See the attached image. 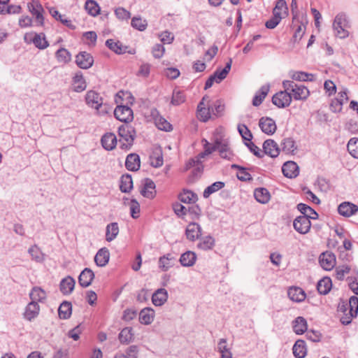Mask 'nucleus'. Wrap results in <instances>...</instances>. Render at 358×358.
<instances>
[{"instance_id": "1", "label": "nucleus", "mask_w": 358, "mask_h": 358, "mask_svg": "<svg viewBox=\"0 0 358 358\" xmlns=\"http://www.w3.org/2000/svg\"><path fill=\"white\" fill-rule=\"evenodd\" d=\"M335 36L340 38H346L349 36L348 29L350 27L349 20L345 13H338L333 22Z\"/></svg>"}, {"instance_id": "2", "label": "nucleus", "mask_w": 358, "mask_h": 358, "mask_svg": "<svg viewBox=\"0 0 358 358\" xmlns=\"http://www.w3.org/2000/svg\"><path fill=\"white\" fill-rule=\"evenodd\" d=\"M124 95L123 92H120L116 95L115 102L118 104L114 110V115L118 120L127 123L133 119V110L127 105H124L120 99Z\"/></svg>"}, {"instance_id": "3", "label": "nucleus", "mask_w": 358, "mask_h": 358, "mask_svg": "<svg viewBox=\"0 0 358 358\" xmlns=\"http://www.w3.org/2000/svg\"><path fill=\"white\" fill-rule=\"evenodd\" d=\"M120 148L123 150L129 149L134 141V129L128 124H124L119 127Z\"/></svg>"}, {"instance_id": "4", "label": "nucleus", "mask_w": 358, "mask_h": 358, "mask_svg": "<svg viewBox=\"0 0 358 358\" xmlns=\"http://www.w3.org/2000/svg\"><path fill=\"white\" fill-rule=\"evenodd\" d=\"M24 41L27 44L33 43L36 48L40 50H44L49 46L44 33H26L24 36Z\"/></svg>"}, {"instance_id": "5", "label": "nucleus", "mask_w": 358, "mask_h": 358, "mask_svg": "<svg viewBox=\"0 0 358 358\" xmlns=\"http://www.w3.org/2000/svg\"><path fill=\"white\" fill-rule=\"evenodd\" d=\"M349 306V311L347 314L342 316L340 319L341 322L343 324L347 325L351 323L353 317H357L358 313V297L356 296H352L349 302L347 303Z\"/></svg>"}, {"instance_id": "6", "label": "nucleus", "mask_w": 358, "mask_h": 358, "mask_svg": "<svg viewBox=\"0 0 358 358\" xmlns=\"http://www.w3.org/2000/svg\"><path fill=\"white\" fill-rule=\"evenodd\" d=\"M27 8L31 15L35 17L37 25L43 26L44 24V17L43 15L44 9L39 0H31V2L27 3Z\"/></svg>"}, {"instance_id": "7", "label": "nucleus", "mask_w": 358, "mask_h": 358, "mask_svg": "<svg viewBox=\"0 0 358 358\" xmlns=\"http://www.w3.org/2000/svg\"><path fill=\"white\" fill-rule=\"evenodd\" d=\"M141 194L148 199H152L156 196V186L150 178H146L141 180L140 187Z\"/></svg>"}, {"instance_id": "8", "label": "nucleus", "mask_w": 358, "mask_h": 358, "mask_svg": "<svg viewBox=\"0 0 358 358\" xmlns=\"http://www.w3.org/2000/svg\"><path fill=\"white\" fill-rule=\"evenodd\" d=\"M150 117L159 129L165 131H170L172 130V125L159 114V112L157 108H152L150 110Z\"/></svg>"}, {"instance_id": "9", "label": "nucleus", "mask_w": 358, "mask_h": 358, "mask_svg": "<svg viewBox=\"0 0 358 358\" xmlns=\"http://www.w3.org/2000/svg\"><path fill=\"white\" fill-rule=\"evenodd\" d=\"M293 227L300 234H306L311 227L310 220L307 216H298L293 221Z\"/></svg>"}, {"instance_id": "10", "label": "nucleus", "mask_w": 358, "mask_h": 358, "mask_svg": "<svg viewBox=\"0 0 358 358\" xmlns=\"http://www.w3.org/2000/svg\"><path fill=\"white\" fill-rule=\"evenodd\" d=\"M292 96L289 92L280 91L272 97V103L278 108H283L290 105Z\"/></svg>"}, {"instance_id": "11", "label": "nucleus", "mask_w": 358, "mask_h": 358, "mask_svg": "<svg viewBox=\"0 0 358 358\" xmlns=\"http://www.w3.org/2000/svg\"><path fill=\"white\" fill-rule=\"evenodd\" d=\"M76 63L79 68L88 69L93 65L94 59L90 53L83 51L76 55Z\"/></svg>"}, {"instance_id": "12", "label": "nucleus", "mask_w": 358, "mask_h": 358, "mask_svg": "<svg viewBox=\"0 0 358 358\" xmlns=\"http://www.w3.org/2000/svg\"><path fill=\"white\" fill-rule=\"evenodd\" d=\"M259 126L262 132L268 135L273 134L277 129L275 122L268 117H261L259 121Z\"/></svg>"}, {"instance_id": "13", "label": "nucleus", "mask_w": 358, "mask_h": 358, "mask_svg": "<svg viewBox=\"0 0 358 358\" xmlns=\"http://www.w3.org/2000/svg\"><path fill=\"white\" fill-rule=\"evenodd\" d=\"M86 103L91 108L99 110L103 103L102 97L95 91L90 90L85 96Z\"/></svg>"}, {"instance_id": "14", "label": "nucleus", "mask_w": 358, "mask_h": 358, "mask_svg": "<svg viewBox=\"0 0 358 358\" xmlns=\"http://www.w3.org/2000/svg\"><path fill=\"white\" fill-rule=\"evenodd\" d=\"M358 211V206L350 201L342 202L338 206V213L345 217L355 215Z\"/></svg>"}, {"instance_id": "15", "label": "nucleus", "mask_w": 358, "mask_h": 358, "mask_svg": "<svg viewBox=\"0 0 358 358\" xmlns=\"http://www.w3.org/2000/svg\"><path fill=\"white\" fill-rule=\"evenodd\" d=\"M320 264L324 270L330 271L336 264V257L332 252H323L320 256Z\"/></svg>"}, {"instance_id": "16", "label": "nucleus", "mask_w": 358, "mask_h": 358, "mask_svg": "<svg viewBox=\"0 0 358 358\" xmlns=\"http://www.w3.org/2000/svg\"><path fill=\"white\" fill-rule=\"evenodd\" d=\"M40 312V306L35 301L29 302L25 308L23 313L24 318L29 322L38 317Z\"/></svg>"}, {"instance_id": "17", "label": "nucleus", "mask_w": 358, "mask_h": 358, "mask_svg": "<svg viewBox=\"0 0 358 358\" xmlns=\"http://www.w3.org/2000/svg\"><path fill=\"white\" fill-rule=\"evenodd\" d=\"M282 171L283 175L288 178H294L299 173L297 164L292 161L284 163L282 167Z\"/></svg>"}, {"instance_id": "18", "label": "nucleus", "mask_w": 358, "mask_h": 358, "mask_svg": "<svg viewBox=\"0 0 358 358\" xmlns=\"http://www.w3.org/2000/svg\"><path fill=\"white\" fill-rule=\"evenodd\" d=\"M264 155L266 154L272 158L279 155L280 148L278 144L272 139L266 140L263 143Z\"/></svg>"}, {"instance_id": "19", "label": "nucleus", "mask_w": 358, "mask_h": 358, "mask_svg": "<svg viewBox=\"0 0 358 358\" xmlns=\"http://www.w3.org/2000/svg\"><path fill=\"white\" fill-rule=\"evenodd\" d=\"M185 234L187 239L194 241L201 235V228L199 224L196 222H191L186 228Z\"/></svg>"}, {"instance_id": "20", "label": "nucleus", "mask_w": 358, "mask_h": 358, "mask_svg": "<svg viewBox=\"0 0 358 358\" xmlns=\"http://www.w3.org/2000/svg\"><path fill=\"white\" fill-rule=\"evenodd\" d=\"M287 294L292 301L300 303L305 300L306 294L299 287H291L287 291Z\"/></svg>"}, {"instance_id": "21", "label": "nucleus", "mask_w": 358, "mask_h": 358, "mask_svg": "<svg viewBox=\"0 0 358 358\" xmlns=\"http://www.w3.org/2000/svg\"><path fill=\"white\" fill-rule=\"evenodd\" d=\"M94 278V272L89 268H85L78 277V282L83 287H89Z\"/></svg>"}, {"instance_id": "22", "label": "nucleus", "mask_w": 358, "mask_h": 358, "mask_svg": "<svg viewBox=\"0 0 358 358\" xmlns=\"http://www.w3.org/2000/svg\"><path fill=\"white\" fill-rule=\"evenodd\" d=\"M168 299V292L164 288L157 289L152 296V302L155 306L164 305Z\"/></svg>"}, {"instance_id": "23", "label": "nucleus", "mask_w": 358, "mask_h": 358, "mask_svg": "<svg viewBox=\"0 0 358 358\" xmlns=\"http://www.w3.org/2000/svg\"><path fill=\"white\" fill-rule=\"evenodd\" d=\"M155 318V310L152 308H145L139 313L138 320L141 324L148 325L150 324Z\"/></svg>"}, {"instance_id": "24", "label": "nucleus", "mask_w": 358, "mask_h": 358, "mask_svg": "<svg viewBox=\"0 0 358 358\" xmlns=\"http://www.w3.org/2000/svg\"><path fill=\"white\" fill-rule=\"evenodd\" d=\"M101 142L104 149L112 150L117 145V138L113 133H107L102 136Z\"/></svg>"}, {"instance_id": "25", "label": "nucleus", "mask_w": 358, "mask_h": 358, "mask_svg": "<svg viewBox=\"0 0 358 358\" xmlns=\"http://www.w3.org/2000/svg\"><path fill=\"white\" fill-rule=\"evenodd\" d=\"M109 258V250L106 248H102L96 254L94 262L98 266H104L108 264Z\"/></svg>"}, {"instance_id": "26", "label": "nucleus", "mask_w": 358, "mask_h": 358, "mask_svg": "<svg viewBox=\"0 0 358 358\" xmlns=\"http://www.w3.org/2000/svg\"><path fill=\"white\" fill-rule=\"evenodd\" d=\"M76 281L71 277L67 276L63 278L59 284V289L62 294L67 295L72 292L75 287Z\"/></svg>"}, {"instance_id": "27", "label": "nucleus", "mask_w": 358, "mask_h": 358, "mask_svg": "<svg viewBox=\"0 0 358 358\" xmlns=\"http://www.w3.org/2000/svg\"><path fill=\"white\" fill-rule=\"evenodd\" d=\"M73 90L76 92H81L87 87L85 80L82 72L78 71L73 78Z\"/></svg>"}, {"instance_id": "28", "label": "nucleus", "mask_w": 358, "mask_h": 358, "mask_svg": "<svg viewBox=\"0 0 358 358\" xmlns=\"http://www.w3.org/2000/svg\"><path fill=\"white\" fill-rule=\"evenodd\" d=\"M196 260V255L192 251H187L182 253L180 258V262L182 266L189 267L193 266Z\"/></svg>"}, {"instance_id": "29", "label": "nucleus", "mask_w": 358, "mask_h": 358, "mask_svg": "<svg viewBox=\"0 0 358 358\" xmlns=\"http://www.w3.org/2000/svg\"><path fill=\"white\" fill-rule=\"evenodd\" d=\"M119 226L117 222H111L106 227V241L111 242L116 238L119 234Z\"/></svg>"}, {"instance_id": "30", "label": "nucleus", "mask_w": 358, "mask_h": 358, "mask_svg": "<svg viewBox=\"0 0 358 358\" xmlns=\"http://www.w3.org/2000/svg\"><path fill=\"white\" fill-rule=\"evenodd\" d=\"M332 287V282L330 278L324 277L317 284V289L320 294H327Z\"/></svg>"}, {"instance_id": "31", "label": "nucleus", "mask_w": 358, "mask_h": 358, "mask_svg": "<svg viewBox=\"0 0 358 358\" xmlns=\"http://www.w3.org/2000/svg\"><path fill=\"white\" fill-rule=\"evenodd\" d=\"M217 350L221 355V358H233L231 349L227 345L226 338H220L217 343Z\"/></svg>"}, {"instance_id": "32", "label": "nucleus", "mask_w": 358, "mask_h": 358, "mask_svg": "<svg viewBox=\"0 0 358 358\" xmlns=\"http://www.w3.org/2000/svg\"><path fill=\"white\" fill-rule=\"evenodd\" d=\"M297 209L303 214V216H307L310 220H317L318 218L317 213L310 206L305 203H299L297 205Z\"/></svg>"}, {"instance_id": "33", "label": "nucleus", "mask_w": 358, "mask_h": 358, "mask_svg": "<svg viewBox=\"0 0 358 358\" xmlns=\"http://www.w3.org/2000/svg\"><path fill=\"white\" fill-rule=\"evenodd\" d=\"M254 196L259 203L264 204L269 201L271 195L267 189L260 187L255 190Z\"/></svg>"}, {"instance_id": "34", "label": "nucleus", "mask_w": 358, "mask_h": 358, "mask_svg": "<svg viewBox=\"0 0 358 358\" xmlns=\"http://www.w3.org/2000/svg\"><path fill=\"white\" fill-rule=\"evenodd\" d=\"M269 85H263L259 90L256 93L252 99V105L254 106H259L264 101L269 92Z\"/></svg>"}, {"instance_id": "35", "label": "nucleus", "mask_w": 358, "mask_h": 358, "mask_svg": "<svg viewBox=\"0 0 358 358\" xmlns=\"http://www.w3.org/2000/svg\"><path fill=\"white\" fill-rule=\"evenodd\" d=\"M293 330L294 331L298 334H303L307 330V322L306 319L303 317H297L293 321Z\"/></svg>"}, {"instance_id": "36", "label": "nucleus", "mask_w": 358, "mask_h": 358, "mask_svg": "<svg viewBox=\"0 0 358 358\" xmlns=\"http://www.w3.org/2000/svg\"><path fill=\"white\" fill-rule=\"evenodd\" d=\"M163 163L162 150L160 148H156L150 156V164L155 168H159L163 165Z\"/></svg>"}, {"instance_id": "37", "label": "nucleus", "mask_w": 358, "mask_h": 358, "mask_svg": "<svg viewBox=\"0 0 358 358\" xmlns=\"http://www.w3.org/2000/svg\"><path fill=\"white\" fill-rule=\"evenodd\" d=\"M106 45L116 54H123L127 52V47L124 46L120 41H115L113 39H108L106 41Z\"/></svg>"}, {"instance_id": "38", "label": "nucleus", "mask_w": 358, "mask_h": 358, "mask_svg": "<svg viewBox=\"0 0 358 358\" xmlns=\"http://www.w3.org/2000/svg\"><path fill=\"white\" fill-rule=\"evenodd\" d=\"M293 355L296 358H304L306 355V343L302 340L296 341L292 348Z\"/></svg>"}, {"instance_id": "39", "label": "nucleus", "mask_w": 358, "mask_h": 358, "mask_svg": "<svg viewBox=\"0 0 358 358\" xmlns=\"http://www.w3.org/2000/svg\"><path fill=\"white\" fill-rule=\"evenodd\" d=\"M72 311V305L70 302H62L58 308V315L60 319L66 320L70 317Z\"/></svg>"}, {"instance_id": "40", "label": "nucleus", "mask_w": 358, "mask_h": 358, "mask_svg": "<svg viewBox=\"0 0 358 358\" xmlns=\"http://www.w3.org/2000/svg\"><path fill=\"white\" fill-rule=\"evenodd\" d=\"M133 188V180L130 174L122 175L120 178V189L122 192H129Z\"/></svg>"}, {"instance_id": "41", "label": "nucleus", "mask_w": 358, "mask_h": 358, "mask_svg": "<svg viewBox=\"0 0 358 358\" xmlns=\"http://www.w3.org/2000/svg\"><path fill=\"white\" fill-rule=\"evenodd\" d=\"M231 64H232V59H229V62H227L224 68H223L222 69H217L215 71V73L213 75L217 79L216 83H220L222 80H224L227 77V74L229 73V72L231 69Z\"/></svg>"}, {"instance_id": "42", "label": "nucleus", "mask_w": 358, "mask_h": 358, "mask_svg": "<svg viewBox=\"0 0 358 358\" xmlns=\"http://www.w3.org/2000/svg\"><path fill=\"white\" fill-rule=\"evenodd\" d=\"M215 238L211 236H206L201 238L197 244V248L203 250H209L215 246Z\"/></svg>"}, {"instance_id": "43", "label": "nucleus", "mask_w": 358, "mask_h": 358, "mask_svg": "<svg viewBox=\"0 0 358 358\" xmlns=\"http://www.w3.org/2000/svg\"><path fill=\"white\" fill-rule=\"evenodd\" d=\"M134 333L132 327H125L119 334L118 338L122 344H129L133 338Z\"/></svg>"}, {"instance_id": "44", "label": "nucleus", "mask_w": 358, "mask_h": 358, "mask_svg": "<svg viewBox=\"0 0 358 358\" xmlns=\"http://www.w3.org/2000/svg\"><path fill=\"white\" fill-rule=\"evenodd\" d=\"M29 297L31 300V301L42 302L46 299V293L41 287H34L29 293Z\"/></svg>"}, {"instance_id": "45", "label": "nucleus", "mask_w": 358, "mask_h": 358, "mask_svg": "<svg viewBox=\"0 0 358 358\" xmlns=\"http://www.w3.org/2000/svg\"><path fill=\"white\" fill-rule=\"evenodd\" d=\"M282 150L286 154H294L296 150L295 141L291 137L285 138L281 142Z\"/></svg>"}, {"instance_id": "46", "label": "nucleus", "mask_w": 358, "mask_h": 358, "mask_svg": "<svg viewBox=\"0 0 358 358\" xmlns=\"http://www.w3.org/2000/svg\"><path fill=\"white\" fill-rule=\"evenodd\" d=\"M211 110L210 106L206 108L203 102H199L197 106V116L202 122H207L210 118Z\"/></svg>"}, {"instance_id": "47", "label": "nucleus", "mask_w": 358, "mask_h": 358, "mask_svg": "<svg viewBox=\"0 0 358 358\" xmlns=\"http://www.w3.org/2000/svg\"><path fill=\"white\" fill-rule=\"evenodd\" d=\"M309 95V90L305 86L300 85L293 90L292 96L295 100H304Z\"/></svg>"}, {"instance_id": "48", "label": "nucleus", "mask_w": 358, "mask_h": 358, "mask_svg": "<svg viewBox=\"0 0 358 358\" xmlns=\"http://www.w3.org/2000/svg\"><path fill=\"white\" fill-rule=\"evenodd\" d=\"M179 200L185 203H194L197 200V195L190 190L184 189L178 195Z\"/></svg>"}, {"instance_id": "49", "label": "nucleus", "mask_w": 358, "mask_h": 358, "mask_svg": "<svg viewBox=\"0 0 358 358\" xmlns=\"http://www.w3.org/2000/svg\"><path fill=\"white\" fill-rule=\"evenodd\" d=\"M50 13L52 16L54 17L57 20L60 21L63 24L69 29L73 30L76 29V26L72 23L71 20L65 18L64 15H61L58 10L52 8L50 9Z\"/></svg>"}, {"instance_id": "50", "label": "nucleus", "mask_w": 358, "mask_h": 358, "mask_svg": "<svg viewBox=\"0 0 358 358\" xmlns=\"http://www.w3.org/2000/svg\"><path fill=\"white\" fill-rule=\"evenodd\" d=\"M225 184L223 182L217 181L213 182L210 186L207 187L203 193V196L206 199L208 198L210 195L217 192L224 187Z\"/></svg>"}, {"instance_id": "51", "label": "nucleus", "mask_w": 358, "mask_h": 358, "mask_svg": "<svg viewBox=\"0 0 358 358\" xmlns=\"http://www.w3.org/2000/svg\"><path fill=\"white\" fill-rule=\"evenodd\" d=\"M55 57L59 62L67 64L71 60V55L66 48H61L55 52Z\"/></svg>"}, {"instance_id": "52", "label": "nucleus", "mask_w": 358, "mask_h": 358, "mask_svg": "<svg viewBox=\"0 0 358 358\" xmlns=\"http://www.w3.org/2000/svg\"><path fill=\"white\" fill-rule=\"evenodd\" d=\"M231 168L238 169L237 178L241 181H250L252 180L251 175L246 171V169L237 164H232Z\"/></svg>"}, {"instance_id": "53", "label": "nucleus", "mask_w": 358, "mask_h": 358, "mask_svg": "<svg viewBox=\"0 0 358 358\" xmlns=\"http://www.w3.org/2000/svg\"><path fill=\"white\" fill-rule=\"evenodd\" d=\"M85 8L92 16H96L100 13V7L99 4L94 0H87L85 2Z\"/></svg>"}, {"instance_id": "54", "label": "nucleus", "mask_w": 358, "mask_h": 358, "mask_svg": "<svg viewBox=\"0 0 358 358\" xmlns=\"http://www.w3.org/2000/svg\"><path fill=\"white\" fill-rule=\"evenodd\" d=\"M28 253L31 255L32 260L36 262H41L44 259L41 249L36 245L30 247L28 250Z\"/></svg>"}, {"instance_id": "55", "label": "nucleus", "mask_w": 358, "mask_h": 358, "mask_svg": "<svg viewBox=\"0 0 358 358\" xmlns=\"http://www.w3.org/2000/svg\"><path fill=\"white\" fill-rule=\"evenodd\" d=\"M185 94L183 91L174 90L173 92L171 103L175 106H178L185 101Z\"/></svg>"}, {"instance_id": "56", "label": "nucleus", "mask_w": 358, "mask_h": 358, "mask_svg": "<svg viewBox=\"0 0 358 358\" xmlns=\"http://www.w3.org/2000/svg\"><path fill=\"white\" fill-rule=\"evenodd\" d=\"M151 64L148 63L143 62L138 68V71L136 73V76L141 77L143 79H146L150 74Z\"/></svg>"}, {"instance_id": "57", "label": "nucleus", "mask_w": 358, "mask_h": 358, "mask_svg": "<svg viewBox=\"0 0 358 358\" xmlns=\"http://www.w3.org/2000/svg\"><path fill=\"white\" fill-rule=\"evenodd\" d=\"M173 257L171 254H167L161 257L159 259V267L164 271H166L169 268L172 266V261Z\"/></svg>"}, {"instance_id": "58", "label": "nucleus", "mask_w": 358, "mask_h": 358, "mask_svg": "<svg viewBox=\"0 0 358 358\" xmlns=\"http://www.w3.org/2000/svg\"><path fill=\"white\" fill-rule=\"evenodd\" d=\"M347 148L354 158L358 159V138H351L347 145Z\"/></svg>"}, {"instance_id": "59", "label": "nucleus", "mask_w": 358, "mask_h": 358, "mask_svg": "<svg viewBox=\"0 0 358 358\" xmlns=\"http://www.w3.org/2000/svg\"><path fill=\"white\" fill-rule=\"evenodd\" d=\"M292 78L299 81H313L314 80V75L303 71H297L293 73Z\"/></svg>"}, {"instance_id": "60", "label": "nucleus", "mask_w": 358, "mask_h": 358, "mask_svg": "<svg viewBox=\"0 0 358 358\" xmlns=\"http://www.w3.org/2000/svg\"><path fill=\"white\" fill-rule=\"evenodd\" d=\"M210 110L213 115L221 116L224 110V104L221 100L215 101L212 106H210Z\"/></svg>"}, {"instance_id": "61", "label": "nucleus", "mask_w": 358, "mask_h": 358, "mask_svg": "<svg viewBox=\"0 0 358 358\" xmlns=\"http://www.w3.org/2000/svg\"><path fill=\"white\" fill-rule=\"evenodd\" d=\"M238 131L243 138V139L245 141H250L252 139V134L250 130L248 128V127L245 124H238Z\"/></svg>"}, {"instance_id": "62", "label": "nucleus", "mask_w": 358, "mask_h": 358, "mask_svg": "<svg viewBox=\"0 0 358 358\" xmlns=\"http://www.w3.org/2000/svg\"><path fill=\"white\" fill-rule=\"evenodd\" d=\"M204 152L210 155L213 152L217 150L219 148V145H221V141L220 140H216L215 143L213 145H211L208 141L206 139L202 140Z\"/></svg>"}, {"instance_id": "63", "label": "nucleus", "mask_w": 358, "mask_h": 358, "mask_svg": "<svg viewBox=\"0 0 358 358\" xmlns=\"http://www.w3.org/2000/svg\"><path fill=\"white\" fill-rule=\"evenodd\" d=\"M245 145L250 150V151L258 158H262L264 157V153L261 151L260 148L257 147L253 142H252V141L245 142Z\"/></svg>"}, {"instance_id": "64", "label": "nucleus", "mask_w": 358, "mask_h": 358, "mask_svg": "<svg viewBox=\"0 0 358 358\" xmlns=\"http://www.w3.org/2000/svg\"><path fill=\"white\" fill-rule=\"evenodd\" d=\"M350 289L356 294L358 295V271L354 276H350L347 279Z\"/></svg>"}]
</instances>
